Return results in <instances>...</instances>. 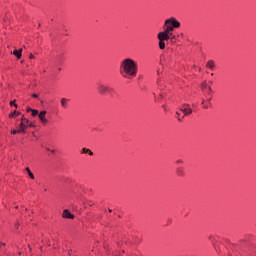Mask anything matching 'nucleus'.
Instances as JSON below:
<instances>
[{
  "label": "nucleus",
  "mask_w": 256,
  "mask_h": 256,
  "mask_svg": "<svg viewBox=\"0 0 256 256\" xmlns=\"http://www.w3.org/2000/svg\"><path fill=\"white\" fill-rule=\"evenodd\" d=\"M120 74L122 77H136L137 76V62L131 58H126L120 63Z\"/></svg>",
  "instance_id": "f257e3e1"
},
{
  "label": "nucleus",
  "mask_w": 256,
  "mask_h": 256,
  "mask_svg": "<svg viewBox=\"0 0 256 256\" xmlns=\"http://www.w3.org/2000/svg\"><path fill=\"white\" fill-rule=\"evenodd\" d=\"M180 27L181 22H179V20H177V18L175 17H170L166 19L163 25V29L165 31H168V33L171 31H175V29H179Z\"/></svg>",
  "instance_id": "f03ea898"
},
{
  "label": "nucleus",
  "mask_w": 256,
  "mask_h": 256,
  "mask_svg": "<svg viewBox=\"0 0 256 256\" xmlns=\"http://www.w3.org/2000/svg\"><path fill=\"white\" fill-rule=\"evenodd\" d=\"M97 91L99 95H107V93H115V89L103 84V83H98L97 84Z\"/></svg>",
  "instance_id": "7ed1b4c3"
},
{
  "label": "nucleus",
  "mask_w": 256,
  "mask_h": 256,
  "mask_svg": "<svg viewBox=\"0 0 256 256\" xmlns=\"http://www.w3.org/2000/svg\"><path fill=\"white\" fill-rule=\"evenodd\" d=\"M180 111L184 114V115H191V113H193V109H191V105L190 104H183L180 107Z\"/></svg>",
  "instance_id": "20e7f679"
},
{
  "label": "nucleus",
  "mask_w": 256,
  "mask_h": 256,
  "mask_svg": "<svg viewBox=\"0 0 256 256\" xmlns=\"http://www.w3.org/2000/svg\"><path fill=\"white\" fill-rule=\"evenodd\" d=\"M169 35H171L167 30H163L162 32L158 33V40L159 41H169Z\"/></svg>",
  "instance_id": "39448f33"
},
{
  "label": "nucleus",
  "mask_w": 256,
  "mask_h": 256,
  "mask_svg": "<svg viewBox=\"0 0 256 256\" xmlns=\"http://www.w3.org/2000/svg\"><path fill=\"white\" fill-rule=\"evenodd\" d=\"M47 115V111L43 110L40 113H38V118L41 121V123H43V125H47L48 120L45 117Z\"/></svg>",
  "instance_id": "423d86ee"
},
{
  "label": "nucleus",
  "mask_w": 256,
  "mask_h": 256,
  "mask_svg": "<svg viewBox=\"0 0 256 256\" xmlns=\"http://www.w3.org/2000/svg\"><path fill=\"white\" fill-rule=\"evenodd\" d=\"M63 219H75V215H73L69 210L65 209L62 213Z\"/></svg>",
  "instance_id": "0eeeda50"
},
{
  "label": "nucleus",
  "mask_w": 256,
  "mask_h": 256,
  "mask_svg": "<svg viewBox=\"0 0 256 256\" xmlns=\"http://www.w3.org/2000/svg\"><path fill=\"white\" fill-rule=\"evenodd\" d=\"M11 54L15 55L17 59H21V57H23V49L20 48L19 50H14L13 52H11Z\"/></svg>",
  "instance_id": "6e6552de"
},
{
  "label": "nucleus",
  "mask_w": 256,
  "mask_h": 256,
  "mask_svg": "<svg viewBox=\"0 0 256 256\" xmlns=\"http://www.w3.org/2000/svg\"><path fill=\"white\" fill-rule=\"evenodd\" d=\"M21 121L25 123L26 127H35L33 122L29 121V119L25 118V116H22Z\"/></svg>",
  "instance_id": "1a4fd4ad"
},
{
  "label": "nucleus",
  "mask_w": 256,
  "mask_h": 256,
  "mask_svg": "<svg viewBox=\"0 0 256 256\" xmlns=\"http://www.w3.org/2000/svg\"><path fill=\"white\" fill-rule=\"evenodd\" d=\"M25 129H27V124L21 120L20 128L18 129V133H25Z\"/></svg>",
  "instance_id": "9d476101"
},
{
  "label": "nucleus",
  "mask_w": 256,
  "mask_h": 256,
  "mask_svg": "<svg viewBox=\"0 0 256 256\" xmlns=\"http://www.w3.org/2000/svg\"><path fill=\"white\" fill-rule=\"evenodd\" d=\"M206 67H208V69L214 70V69H215V61L209 60V61L206 63Z\"/></svg>",
  "instance_id": "9b49d317"
},
{
  "label": "nucleus",
  "mask_w": 256,
  "mask_h": 256,
  "mask_svg": "<svg viewBox=\"0 0 256 256\" xmlns=\"http://www.w3.org/2000/svg\"><path fill=\"white\" fill-rule=\"evenodd\" d=\"M176 174L179 176V177H183V175H185V171L183 170L182 167H178L176 169Z\"/></svg>",
  "instance_id": "f8f14e48"
},
{
  "label": "nucleus",
  "mask_w": 256,
  "mask_h": 256,
  "mask_svg": "<svg viewBox=\"0 0 256 256\" xmlns=\"http://www.w3.org/2000/svg\"><path fill=\"white\" fill-rule=\"evenodd\" d=\"M69 103V99L67 98H62L61 99V106L64 108V109H67V104Z\"/></svg>",
  "instance_id": "ddd939ff"
},
{
  "label": "nucleus",
  "mask_w": 256,
  "mask_h": 256,
  "mask_svg": "<svg viewBox=\"0 0 256 256\" xmlns=\"http://www.w3.org/2000/svg\"><path fill=\"white\" fill-rule=\"evenodd\" d=\"M81 153H88V155L93 156V151L89 148H82Z\"/></svg>",
  "instance_id": "4468645a"
},
{
  "label": "nucleus",
  "mask_w": 256,
  "mask_h": 256,
  "mask_svg": "<svg viewBox=\"0 0 256 256\" xmlns=\"http://www.w3.org/2000/svg\"><path fill=\"white\" fill-rule=\"evenodd\" d=\"M26 171L30 179H35V175L33 174V172H31V169L29 167L26 168Z\"/></svg>",
  "instance_id": "2eb2a0df"
},
{
  "label": "nucleus",
  "mask_w": 256,
  "mask_h": 256,
  "mask_svg": "<svg viewBox=\"0 0 256 256\" xmlns=\"http://www.w3.org/2000/svg\"><path fill=\"white\" fill-rule=\"evenodd\" d=\"M159 49H165V41L159 40Z\"/></svg>",
  "instance_id": "dca6fc26"
},
{
  "label": "nucleus",
  "mask_w": 256,
  "mask_h": 256,
  "mask_svg": "<svg viewBox=\"0 0 256 256\" xmlns=\"http://www.w3.org/2000/svg\"><path fill=\"white\" fill-rule=\"evenodd\" d=\"M170 35H168V40L170 39L171 41H173V39H176V36L173 34V31L169 32Z\"/></svg>",
  "instance_id": "f3484780"
},
{
  "label": "nucleus",
  "mask_w": 256,
  "mask_h": 256,
  "mask_svg": "<svg viewBox=\"0 0 256 256\" xmlns=\"http://www.w3.org/2000/svg\"><path fill=\"white\" fill-rule=\"evenodd\" d=\"M32 117H37V115H39V110H32Z\"/></svg>",
  "instance_id": "a211bd4d"
},
{
  "label": "nucleus",
  "mask_w": 256,
  "mask_h": 256,
  "mask_svg": "<svg viewBox=\"0 0 256 256\" xmlns=\"http://www.w3.org/2000/svg\"><path fill=\"white\" fill-rule=\"evenodd\" d=\"M15 115H21L20 112L14 111L9 114V117H15Z\"/></svg>",
  "instance_id": "6ab92c4d"
},
{
  "label": "nucleus",
  "mask_w": 256,
  "mask_h": 256,
  "mask_svg": "<svg viewBox=\"0 0 256 256\" xmlns=\"http://www.w3.org/2000/svg\"><path fill=\"white\" fill-rule=\"evenodd\" d=\"M201 88H202V89H207V88H208V86H207V81H203V82H202Z\"/></svg>",
  "instance_id": "aec40b11"
},
{
  "label": "nucleus",
  "mask_w": 256,
  "mask_h": 256,
  "mask_svg": "<svg viewBox=\"0 0 256 256\" xmlns=\"http://www.w3.org/2000/svg\"><path fill=\"white\" fill-rule=\"evenodd\" d=\"M13 105H14V107H16V109H17L18 105L15 103V100H13V101L10 102V106L13 107Z\"/></svg>",
  "instance_id": "412c9836"
},
{
  "label": "nucleus",
  "mask_w": 256,
  "mask_h": 256,
  "mask_svg": "<svg viewBox=\"0 0 256 256\" xmlns=\"http://www.w3.org/2000/svg\"><path fill=\"white\" fill-rule=\"evenodd\" d=\"M11 133L12 135H17V133H21V132H19V130H12Z\"/></svg>",
  "instance_id": "4be33fe9"
},
{
  "label": "nucleus",
  "mask_w": 256,
  "mask_h": 256,
  "mask_svg": "<svg viewBox=\"0 0 256 256\" xmlns=\"http://www.w3.org/2000/svg\"><path fill=\"white\" fill-rule=\"evenodd\" d=\"M157 85H158V87H163V84H161V80H157Z\"/></svg>",
  "instance_id": "5701e85b"
},
{
  "label": "nucleus",
  "mask_w": 256,
  "mask_h": 256,
  "mask_svg": "<svg viewBox=\"0 0 256 256\" xmlns=\"http://www.w3.org/2000/svg\"><path fill=\"white\" fill-rule=\"evenodd\" d=\"M176 115H177L178 121H181V118H180L181 114L179 112H176Z\"/></svg>",
  "instance_id": "b1692460"
},
{
  "label": "nucleus",
  "mask_w": 256,
  "mask_h": 256,
  "mask_svg": "<svg viewBox=\"0 0 256 256\" xmlns=\"http://www.w3.org/2000/svg\"><path fill=\"white\" fill-rule=\"evenodd\" d=\"M32 97H33L34 99H38V98H39V94H32Z\"/></svg>",
  "instance_id": "393cba45"
},
{
  "label": "nucleus",
  "mask_w": 256,
  "mask_h": 256,
  "mask_svg": "<svg viewBox=\"0 0 256 256\" xmlns=\"http://www.w3.org/2000/svg\"><path fill=\"white\" fill-rule=\"evenodd\" d=\"M32 110H33L32 108L28 107V108H27V113H31Z\"/></svg>",
  "instance_id": "a878e982"
},
{
  "label": "nucleus",
  "mask_w": 256,
  "mask_h": 256,
  "mask_svg": "<svg viewBox=\"0 0 256 256\" xmlns=\"http://www.w3.org/2000/svg\"><path fill=\"white\" fill-rule=\"evenodd\" d=\"M176 163H177L178 165H180V164L183 163V160H177Z\"/></svg>",
  "instance_id": "bb28decb"
},
{
  "label": "nucleus",
  "mask_w": 256,
  "mask_h": 256,
  "mask_svg": "<svg viewBox=\"0 0 256 256\" xmlns=\"http://www.w3.org/2000/svg\"><path fill=\"white\" fill-rule=\"evenodd\" d=\"M1 247H5V243L4 242H0V249Z\"/></svg>",
  "instance_id": "cd10ccee"
},
{
  "label": "nucleus",
  "mask_w": 256,
  "mask_h": 256,
  "mask_svg": "<svg viewBox=\"0 0 256 256\" xmlns=\"http://www.w3.org/2000/svg\"><path fill=\"white\" fill-rule=\"evenodd\" d=\"M29 59H35V56L33 54H30Z\"/></svg>",
  "instance_id": "c85d7f7f"
},
{
  "label": "nucleus",
  "mask_w": 256,
  "mask_h": 256,
  "mask_svg": "<svg viewBox=\"0 0 256 256\" xmlns=\"http://www.w3.org/2000/svg\"><path fill=\"white\" fill-rule=\"evenodd\" d=\"M47 151H50V153H55V150H51L49 148H47Z\"/></svg>",
  "instance_id": "c756f323"
},
{
  "label": "nucleus",
  "mask_w": 256,
  "mask_h": 256,
  "mask_svg": "<svg viewBox=\"0 0 256 256\" xmlns=\"http://www.w3.org/2000/svg\"><path fill=\"white\" fill-rule=\"evenodd\" d=\"M16 229H19V223L15 224Z\"/></svg>",
  "instance_id": "7c9ffc66"
},
{
  "label": "nucleus",
  "mask_w": 256,
  "mask_h": 256,
  "mask_svg": "<svg viewBox=\"0 0 256 256\" xmlns=\"http://www.w3.org/2000/svg\"><path fill=\"white\" fill-rule=\"evenodd\" d=\"M208 90L211 92L213 91V89L211 88V86H208Z\"/></svg>",
  "instance_id": "2f4dec72"
},
{
  "label": "nucleus",
  "mask_w": 256,
  "mask_h": 256,
  "mask_svg": "<svg viewBox=\"0 0 256 256\" xmlns=\"http://www.w3.org/2000/svg\"><path fill=\"white\" fill-rule=\"evenodd\" d=\"M204 109H209V106H208V105H205V106H204Z\"/></svg>",
  "instance_id": "473e14b6"
},
{
  "label": "nucleus",
  "mask_w": 256,
  "mask_h": 256,
  "mask_svg": "<svg viewBox=\"0 0 256 256\" xmlns=\"http://www.w3.org/2000/svg\"><path fill=\"white\" fill-rule=\"evenodd\" d=\"M160 97H161V99H163V97H164L163 94H160Z\"/></svg>",
  "instance_id": "72a5a7b5"
},
{
  "label": "nucleus",
  "mask_w": 256,
  "mask_h": 256,
  "mask_svg": "<svg viewBox=\"0 0 256 256\" xmlns=\"http://www.w3.org/2000/svg\"><path fill=\"white\" fill-rule=\"evenodd\" d=\"M202 105H205V100L202 101Z\"/></svg>",
  "instance_id": "f704fd0d"
},
{
  "label": "nucleus",
  "mask_w": 256,
  "mask_h": 256,
  "mask_svg": "<svg viewBox=\"0 0 256 256\" xmlns=\"http://www.w3.org/2000/svg\"><path fill=\"white\" fill-rule=\"evenodd\" d=\"M108 211H109V213H112V212H113V210H111V209H109Z\"/></svg>",
  "instance_id": "c9c22d12"
},
{
  "label": "nucleus",
  "mask_w": 256,
  "mask_h": 256,
  "mask_svg": "<svg viewBox=\"0 0 256 256\" xmlns=\"http://www.w3.org/2000/svg\"><path fill=\"white\" fill-rule=\"evenodd\" d=\"M210 84L213 85V81H210Z\"/></svg>",
  "instance_id": "e433bc0d"
},
{
  "label": "nucleus",
  "mask_w": 256,
  "mask_h": 256,
  "mask_svg": "<svg viewBox=\"0 0 256 256\" xmlns=\"http://www.w3.org/2000/svg\"><path fill=\"white\" fill-rule=\"evenodd\" d=\"M210 101H211V98L208 99V102H210Z\"/></svg>",
  "instance_id": "4c0bfd02"
},
{
  "label": "nucleus",
  "mask_w": 256,
  "mask_h": 256,
  "mask_svg": "<svg viewBox=\"0 0 256 256\" xmlns=\"http://www.w3.org/2000/svg\"><path fill=\"white\" fill-rule=\"evenodd\" d=\"M18 255H21V252H19Z\"/></svg>",
  "instance_id": "58836bf2"
},
{
  "label": "nucleus",
  "mask_w": 256,
  "mask_h": 256,
  "mask_svg": "<svg viewBox=\"0 0 256 256\" xmlns=\"http://www.w3.org/2000/svg\"><path fill=\"white\" fill-rule=\"evenodd\" d=\"M213 75H214V74L212 73L211 76L213 77Z\"/></svg>",
  "instance_id": "ea45409f"
}]
</instances>
